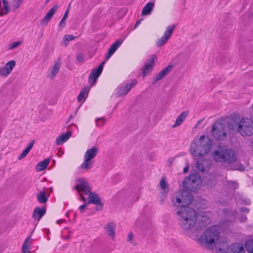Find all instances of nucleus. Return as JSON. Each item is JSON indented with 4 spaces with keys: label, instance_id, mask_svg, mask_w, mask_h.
Here are the masks:
<instances>
[{
    "label": "nucleus",
    "instance_id": "nucleus-1",
    "mask_svg": "<svg viewBox=\"0 0 253 253\" xmlns=\"http://www.w3.org/2000/svg\"><path fill=\"white\" fill-rule=\"evenodd\" d=\"M172 202L175 206L179 207L176 212L178 223L183 232L188 234L190 229V175L185 177L182 182V189L175 193Z\"/></svg>",
    "mask_w": 253,
    "mask_h": 253
},
{
    "label": "nucleus",
    "instance_id": "nucleus-2",
    "mask_svg": "<svg viewBox=\"0 0 253 253\" xmlns=\"http://www.w3.org/2000/svg\"><path fill=\"white\" fill-rule=\"evenodd\" d=\"M193 144L195 146H193V155L195 156H198L197 159L194 158L196 160V168L197 170L200 172H204L208 170L211 162L208 160L204 159L203 156L210 151L211 146V141L207 137L205 136H201L200 139H195L194 140Z\"/></svg>",
    "mask_w": 253,
    "mask_h": 253
},
{
    "label": "nucleus",
    "instance_id": "nucleus-3",
    "mask_svg": "<svg viewBox=\"0 0 253 253\" xmlns=\"http://www.w3.org/2000/svg\"><path fill=\"white\" fill-rule=\"evenodd\" d=\"M76 182V185L74 187V189L78 191L81 197V200L85 202L86 199L84 197V195L88 194L87 203L88 204H93L97 205L96 210L97 211L102 210L103 206L100 201V199L96 193L90 192L91 188L88 182L83 178L79 179Z\"/></svg>",
    "mask_w": 253,
    "mask_h": 253
},
{
    "label": "nucleus",
    "instance_id": "nucleus-4",
    "mask_svg": "<svg viewBox=\"0 0 253 253\" xmlns=\"http://www.w3.org/2000/svg\"><path fill=\"white\" fill-rule=\"evenodd\" d=\"M228 124L231 129H237L242 136H251L253 134V122L248 118L240 119L234 116Z\"/></svg>",
    "mask_w": 253,
    "mask_h": 253
},
{
    "label": "nucleus",
    "instance_id": "nucleus-5",
    "mask_svg": "<svg viewBox=\"0 0 253 253\" xmlns=\"http://www.w3.org/2000/svg\"><path fill=\"white\" fill-rule=\"evenodd\" d=\"M219 237V232L216 228L211 226L202 233L199 238V241L202 246L206 248L213 250Z\"/></svg>",
    "mask_w": 253,
    "mask_h": 253
},
{
    "label": "nucleus",
    "instance_id": "nucleus-6",
    "mask_svg": "<svg viewBox=\"0 0 253 253\" xmlns=\"http://www.w3.org/2000/svg\"><path fill=\"white\" fill-rule=\"evenodd\" d=\"M214 160L216 162H224L231 164L237 160L235 152L231 149H222L216 150L213 154Z\"/></svg>",
    "mask_w": 253,
    "mask_h": 253
},
{
    "label": "nucleus",
    "instance_id": "nucleus-7",
    "mask_svg": "<svg viewBox=\"0 0 253 253\" xmlns=\"http://www.w3.org/2000/svg\"><path fill=\"white\" fill-rule=\"evenodd\" d=\"M98 152V149L96 147H92L87 149L84 156V161L80 168L83 169L87 171L90 169L94 164L93 159L96 157Z\"/></svg>",
    "mask_w": 253,
    "mask_h": 253
},
{
    "label": "nucleus",
    "instance_id": "nucleus-8",
    "mask_svg": "<svg viewBox=\"0 0 253 253\" xmlns=\"http://www.w3.org/2000/svg\"><path fill=\"white\" fill-rule=\"evenodd\" d=\"M212 136L217 140H222L227 135V124L223 121L214 123L211 130Z\"/></svg>",
    "mask_w": 253,
    "mask_h": 253
},
{
    "label": "nucleus",
    "instance_id": "nucleus-9",
    "mask_svg": "<svg viewBox=\"0 0 253 253\" xmlns=\"http://www.w3.org/2000/svg\"><path fill=\"white\" fill-rule=\"evenodd\" d=\"M229 247V242L226 238L224 237H218V239L214 245L215 251L217 253H227V249Z\"/></svg>",
    "mask_w": 253,
    "mask_h": 253
},
{
    "label": "nucleus",
    "instance_id": "nucleus-10",
    "mask_svg": "<svg viewBox=\"0 0 253 253\" xmlns=\"http://www.w3.org/2000/svg\"><path fill=\"white\" fill-rule=\"evenodd\" d=\"M159 187V192L162 195L161 202L163 203L169 191V185L165 177H163L161 179Z\"/></svg>",
    "mask_w": 253,
    "mask_h": 253
},
{
    "label": "nucleus",
    "instance_id": "nucleus-11",
    "mask_svg": "<svg viewBox=\"0 0 253 253\" xmlns=\"http://www.w3.org/2000/svg\"><path fill=\"white\" fill-rule=\"evenodd\" d=\"M175 27V26L173 25L169 26L167 27L164 35L157 42L158 46H161L167 42L168 41L171 36Z\"/></svg>",
    "mask_w": 253,
    "mask_h": 253
},
{
    "label": "nucleus",
    "instance_id": "nucleus-12",
    "mask_svg": "<svg viewBox=\"0 0 253 253\" xmlns=\"http://www.w3.org/2000/svg\"><path fill=\"white\" fill-rule=\"evenodd\" d=\"M137 84L136 80H132L130 83L126 84L117 88V94L118 96L125 95Z\"/></svg>",
    "mask_w": 253,
    "mask_h": 253
},
{
    "label": "nucleus",
    "instance_id": "nucleus-13",
    "mask_svg": "<svg viewBox=\"0 0 253 253\" xmlns=\"http://www.w3.org/2000/svg\"><path fill=\"white\" fill-rule=\"evenodd\" d=\"M191 192H194L200 188L202 180L197 173H191Z\"/></svg>",
    "mask_w": 253,
    "mask_h": 253
},
{
    "label": "nucleus",
    "instance_id": "nucleus-14",
    "mask_svg": "<svg viewBox=\"0 0 253 253\" xmlns=\"http://www.w3.org/2000/svg\"><path fill=\"white\" fill-rule=\"evenodd\" d=\"M16 62L14 60L8 61L4 66L0 69V75L1 77H6L12 72L13 68L15 66Z\"/></svg>",
    "mask_w": 253,
    "mask_h": 253
},
{
    "label": "nucleus",
    "instance_id": "nucleus-15",
    "mask_svg": "<svg viewBox=\"0 0 253 253\" xmlns=\"http://www.w3.org/2000/svg\"><path fill=\"white\" fill-rule=\"evenodd\" d=\"M156 59V56L155 55H152L150 57V58L147 60L146 63L144 64V67L142 68L143 75L144 77L151 72Z\"/></svg>",
    "mask_w": 253,
    "mask_h": 253
},
{
    "label": "nucleus",
    "instance_id": "nucleus-16",
    "mask_svg": "<svg viewBox=\"0 0 253 253\" xmlns=\"http://www.w3.org/2000/svg\"><path fill=\"white\" fill-rule=\"evenodd\" d=\"M58 8V6L57 5H54L45 14L44 17L41 20L40 22L42 25H46L48 22L51 20L52 16L56 12Z\"/></svg>",
    "mask_w": 253,
    "mask_h": 253
},
{
    "label": "nucleus",
    "instance_id": "nucleus-17",
    "mask_svg": "<svg viewBox=\"0 0 253 253\" xmlns=\"http://www.w3.org/2000/svg\"><path fill=\"white\" fill-rule=\"evenodd\" d=\"M245 249L243 245L238 244H233L228 247L227 253H243Z\"/></svg>",
    "mask_w": 253,
    "mask_h": 253
},
{
    "label": "nucleus",
    "instance_id": "nucleus-18",
    "mask_svg": "<svg viewBox=\"0 0 253 253\" xmlns=\"http://www.w3.org/2000/svg\"><path fill=\"white\" fill-rule=\"evenodd\" d=\"M104 229L107 232V235L114 239L116 233V225L113 222H110L104 227Z\"/></svg>",
    "mask_w": 253,
    "mask_h": 253
},
{
    "label": "nucleus",
    "instance_id": "nucleus-19",
    "mask_svg": "<svg viewBox=\"0 0 253 253\" xmlns=\"http://www.w3.org/2000/svg\"><path fill=\"white\" fill-rule=\"evenodd\" d=\"M123 40H119L116 41L110 47L108 53L106 57V60L109 59L111 56L115 53L118 48L121 45Z\"/></svg>",
    "mask_w": 253,
    "mask_h": 253
},
{
    "label": "nucleus",
    "instance_id": "nucleus-20",
    "mask_svg": "<svg viewBox=\"0 0 253 253\" xmlns=\"http://www.w3.org/2000/svg\"><path fill=\"white\" fill-rule=\"evenodd\" d=\"M101 73L102 71L99 70L97 68L92 70L91 74L89 75L88 80L89 83L91 85H93L96 82Z\"/></svg>",
    "mask_w": 253,
    "mask_h": 253
},
{
    "label": "nucleus",
    "instance_id": "nucleus-21",
    "mask_svg": "<svg viewBox=\"0 0 253 253\" xmlns=\"http://www.w3.org/2000/svg\"><path fill=\"white\" fill-rule=\"evenodd\" d=\"M61 67V62L58 60L54 64L50 70V73L48 75L50 79H53L55 76L58 73Z\"/></svg>",
    "mask_w": 253,
    "mask_h": 253
},
{
    "label": "nucleus",
    "instance_id": "nucleus-22",
    "mask_svg": "<svg viewBox=\"0 0 253 253\" xmlns=\"http://www.w3.org/2000/svg\"><path fill=\"white\" fill-rule=\"evenodd\" d=\"M188 111L182 112L177 118L175 123L172 126V128L176 127L180 125L188 115Z\"/></svg>",
    "mask_w": 253,
    "mask_h": 253
},
{
    "label": "nucleus",
    "instance_id": "nucleus-23",
    "mask_svg": "<svg viewBox=\"0 0 253 253\" xmlns=\"http://www.w3.org/2000/svg\"><path fill=\"white\" fill-rule=\"evenodd\" d=\"M71 134L72 133L71 132H67L65 134L59 136L56 140L57 144L58 145L63 144L69 139Z\"/></svg>",
    "mask_w": 253,
    "mask_h": 253
},
{
    "label": "nucleus",
    "instance_id": "nucleus-24",
    "mask_svg": "<svg viewBox=\"0 0 253 253\" xmlns=\"http://www.w3.org/2000/svg\"><path fill=\"white\" fill-rule=\"evenodd\" d=\"M32 238L31 236H28L25 241L22 247V251L23 253H29L31 249L30 244L31 243Z\"/></svg>",
    "mask_w": 253,
    "mask_h": 253
},
{
    "label": "nucleus",
    "instance_id": "nucleus-25",
    "mask_svg": "<svg viewBox=\"0 0 253 253\" xmlns=\"http://www.w3.org/2000/svg\"><path fill=\"white\" fill-rule=\"evenodd\" d=\"M2 5L0 6V16L7 14L9 11V4L6 0H2Z\"/></svg>",
    "mask_w": 253,
    "mask_h": 253
},
{
    "label": "nucleus",
    "instance_id": "nucleus-26",
    "mask_svg": "<svg viewBox=\"0 0 253 253\" xmlns=\"http://www.w3.org/2000/svg\"><path fill=\"white\" fill-rule=\"evenodd\" d=\"M45 212V211L43 209H41L37 207L34 210L33 217L36 219L39 220Z\"/></svg>",
    "mask_w": 253,
    "mask_h": 253
},
{
    "label": "nucleus",
    "instance_id": "nucleus-27",
    "mask_svg": "<svg viewBox=\"0 0 253 253\" xmlns=\"http://www.w3.org/2000/svg\"><path fill=\"white\" fill-rule=\"evenodd\" d=\"M154 3L153 2H148L143 7L141 14L143 15H147L150 13L154 7Z\"/></svg>",
    "mask_w": 253,
    "mask_h": 253
},
{
    "label": "nucleus",
    "instance_id": "nucleus-28",
    "mask_svg": "<svg viewBox=\"0 0 253 253\" xmlns=\"http://www.w3.org/2000/svg\"><path fill=\"white\" fill-rule=\"evenodd\" d=\"M89 90L87 87H85L80 92L78 96V101L79 102H84L87 97Z\"/></svg>",
    "mask_w": 253,
    "mask_h": 253
},
{
    "label": "nucleus",
    "instance_id": "nucleus-29",
    "mask_svg": "<svg viewBox=\"0 0 253 253\" xmlns=\"http://www.w3.org/2000/svg\"><path fill=\"white\" fill-rule=\"evenodd\" d=\"M37 197L38 201L41 204L45 203L48 200V197L46 196V192L44 190H42L37 194Z\"/></svg>",
    "mask_w": 253,
    "mask_h": 253
},
{
    "label": "nucleus",
    "instance_id": "nucleus-30",
    "mask_svg": "<svg viewBox=\"0 0 253 253\" xmlns=\"http://www.w3.org/2000/svg\"><path fill=\"white\" fill-rule=\"evenodd\" d=\"M50 159L47 158L43 161L39 162L37 166V169L39 171H42L45 169L48 165Z\"/></svg>",
    "mask_w": 253,
    "mask_h": 253
},
{
    "label": "nucleus",
    "instance_id": "nucleus-31",
    "mask_svg": "<svg viewBox=\"0 0 253 253\" xmlns=\"http://www.w3.org/2000/svg\"><path fill=\"white\" fill-rule=\"evenodd\" d=\"M201 199L199 198H193L191 196V205H192L196 209H200L201 206Z\"/></svg>",
    "mask_w": 253,
    "mask_h": 253
},
{
    "label": "nucleus",
    "instance_id": "nucleus-32",
    "mask_svg": "<svg viewBox=\"0 0 253 253\" xmlns=\"http://www.w3.org/2000/svg\"><path fill=\"white\" fill-rule=\"evenodd\" d=\"M193 210L194 213V215L193 217L195 218V222H197L198 221H201L203 223L202 225L205 226L207 223L206 221L207 217L200 214H198L196 213L195 209Z\"/></svg>",
    "mask_w": 253,
    "mask_h": 253
},
{
    "label": "nucleus",
    "instance_id": "nucleus-33",
    "mask_svg": "<svg viewBox=\"0 0 253 253\" xmlns=\"http://www.w3.org/2000/svg\"><path fill=\"white\" fill-rule=\"evenodd\" d=\"M24 0H12L11 2V7L12 10L14 11L18 9L21 6Z\"/></svg>",
    "mask_w": 253,
    "mask_h": 253
},
{
    "label": "nucleus",
    "instance_id": "nucleus-34",
    "mask_svg": "<svg viewBox=\"0 0 253 253\" xmlns=\"http://www.w3.org/2000/svg\"><path fill=\"white\" fill-rule=\"evenodd\" d=\"M69 11V9L68 8V9L65 12V13H64V15L63 17H62V19L60 21V22L59 23V30H61L65 26V21L66 19L67 18V17H68Z\"/></svg>",
    "mask_w": 253,
    "mask_h": 253
},
{
    "label": "nucleus",
    "instance_id": "nucleus-35",
    "mask_svg": "<svg viewBox=\"0 0 253 253\" xmlns=\"http://www.w3.org/2000/svg\"><path fill=\"white\" fill-rule=\"evenodd\" d=\"M245 248L248 252L253 253V240L247 241L245 243Z\"/></svg>",
    "mask_w": 253,
    "mask_h": 253
},
{
    "label": "nucleus",
    "instance_id": "nucleus-36",
    "mask_svg": "<svg viewBox=\"0 0 253 253\" xmlns=\"http://www.w3.org/2000/svg\"><path fill=\"white\" fill-rule=\"evenodd\" d=\"M23 43V42L22 41H18L10 43L8 47V49L9 50H12L18 46H20Z\"/></svg>",
    "mask_w": 253,
    "mask_h": 253
},
{
    "label": "nucleus",
    "instance_id": "nucleus-37",
    "mask_svg": "<svg viewBox=\"0 0 253 253\" xmlns=\"http://www.w3.org/2000/svg\"><path fill=\"white\" fill-rule=\"evenodd\" d=\"M75 38V37L73 35H66L64 37V42L67 45L69 41L74 40Z\"/></svg>",
    "mask_w": 253,
    "mask_h": 253
},
{
    "label": "nucleus",
    "instance_id": "nucleus-38",
    "mask_svg": "<svg viewBox=\"0 0 253 253\" xmlns=\"http://www.w3.org/2000/svg\"><path fill=\"white\" fill-rule=\"evenodd\" d=\"M105 118L104 117L98 118L96 119V125L97 126H102L105 123Z\"/></svg>",
    "mask_w": 253,
    "mask_h": 253
},
{
    "label": "nucleus",
    "instance_id": "nucleus-39",
    "mask_svg": "<svg viewBox=\"0 0 253 253\" xmlns=\"http://www.w3.org/2000/svg\"><path fill=\"white\" fill-rule=\"evenodd\" d=\"M172 68L171 65H169L167 66L165 69H164L163 71H161V74H163L164 76H165L166 75H167L170 70H171Z\"/></svg>",
    "mask_w": 253,
    "mask_h": 253
},
{
    "label": "nucleus",
    "instance_id": "nucleus-40",
    "mask_svg": "<svg viewBox=\"0 0 253 253\" xmlns=\"http://www.w3.org/2000/svg\"><path fill=\"white\" fill-rule=\"evenodd\" d=\"M172 68L171 65H169L167 66L165 69H164L163 71H161V74H163L164 76H165L166 75H167L170 70H171Z\"/></svg>",
    "mask_w": 253,
    "mask_h": 253
},
{
    "label": "nucleus",
    "instance_id": "nucleus-41",
    "mask_svg": "<svg viewBox=\"0 0 253 253\" xmlns=\"http://www.w3.org/2000/svg\"><path fill=\"white\" fill-rule=\"evenodd\" d=\"M35 143V140H32L30 143V144H29V145L27 146V147L25 149V150H26V152H27V153H29V152L30 151V150L32 149V148H33V146H34V144Z\"/></svg>",
    "mask_w": 253,
    "mask_h": 253
},
{
    "label": "nucleus",
    "instance_id": "nucleus-42",
    "mask_svg": "<svg viewBox=\"0 0 253 253\" xmlns=\"http://www.w3.org/2000/svg\"><path fill=\"white\" fill-rule=\"evenodd\" d=\"M84 202V204L81 205L79 207V210L81 213H83L85 211L86 207L87 206V205L88 204L86 202V201Z\"/></svg>",
    "mask_w": 253,
    "mask_h": 253
},
{
    "label": "nucleus",
    "instance_id": "nucleus-43",
    "mask_svg": "<svg viewBox=\"0 0 253 253\" xmlns=\"http://www.w3.org/2000/svg\"><path fill=\"white\" fill-rule=\"evenodd\" d=\"M84 55L82 53H79L77 56V59L80 62H83L84 60Z\"/></svg>",
    "mask_w": 253,
    "mask_h": 253
},
{
    "label": "nucleus",
    "instance_id": "nucleus-44",
    "mask_svg": "<svg viewBox=\"0 0 253 253\" xmlns=\"http://www.w3.org/2000/svg\"><path fill=\"white\" fill-rule=\"evenodd\" d=\"M164 76L163 74H161V72H160L158 74H157L155 77V81L157 82L162 79Z\"/></svg>",
    "mask_w": 253,
    "mask_h": 253
},
{
    "label": "nucleus",
    "instance_id": "nucleus-45",
    "mask_svg": "<svg viewBox=\"0 0 253 253\" xmlns=\"http://www.w3.org/2000/svg\"><path fill=\"white\" fill-rule=\"evenodd\" d=\"M28 154V153H27V152H26V150H24L23 151V152L21 154V155L18 157V159L21 160L23 159Z\"/></svg>",
    "mask_w": 253,
    "mask_h": 253
},
{
    "label": "nucleus",
    "instance_id": "nucleus-46",
    "mask_svg": "<svg viewBox=\"0 0 253 253\" xmlns=\"http://www.w3.org/2000/svg\"><path fill=\"white\" fill-rule=\"evenodd\" d=\"M247 220V216L245 215H242L239 217V221L241 222H244Z\"/></svg>",
    "mask_w": 253,
    "mask_h": 253
},
{
    "label": "nucleus",
    "instance_id": "nucleus-47",
    "mask_svg": "<svg viewBox=\"0 0 253 253\" xmlns=\"http://www.w3.org/2000/svg\"><path fill=\"white\" fill-rule=\"evenodd\" d=\"M174 158H169L168 160V161H167V163H168V165L170 167L171 166V165L172 164V163L174 162Z\"/></svg>",
    "mask_w": 253,
    "mask_h": 253
},
{
    "label": "nucleus",
    "instance_id": "nucleus-48",
    "mask_svg": "<svg viewBox=\"0 0 253 253\" xmlns=\"http://www.w3.org/2000/svg\"><path fill=\"white\" fill-rule=\"evenodd\" d=\"M228 214L229 215H231L232 216H233L234 218H235L237 214V212L236 210H234V211H229Z\"/></svg>",
    "mask_w": 253,
    "mask_h": 253
},
{
    "label": "nucleus",
    "instance_id": "nucleus-49",
    "mask_svg": "<svg viewBox=\"0 0 253 253\" xmlns=\"http://www.w3.org/2000/svg\"><path fill=\"white\" fill-rule=\"evenodd\" d=\"M240 211H242V212H246V213H248L249 212V211H250V210L248 208L243 207V208H240Z\"/></svg>",
    "mask_w": 253,
    "mask_h": 253
},
{
    "label": "nucleus",
    "instance_id": "nucleus-50",
    "mask_svg": "<svg viewBox=\"0 0 253 253\" xmlns=\"http://www.w3.org/2000/svg\"><path fill=\"white\" fill-rule=\"evenodd\" d=\"M105 63V61H103L101 63V64L99 65V66L98 67L97 69H99V70H100L102 72L103 68L104 67V65Z\"/></svg>",
    "mask_w": 253,
    "mask_h": 253
},
{
    "label": "nucleus",
    "instance_id": "nucleus-51",
    "mask_svg": "<svg viewBox=\"0 0 253 253\" xmlns=\"http://www.w3.org/2000/svg\"><path fill=\"white\" fill-rule=\"evenodd\" d=\"M133 238V234L131 232L129 233L127 235V240L128 241H130L131 240V239Z\"/></svg>",
    "mask_w": 253,
    "mask_h": 253
},
{
    "label": "nucleus",
    "instance_id": "nucleus-52",
    "mask_svg": "<svg viewBox=\"0 0 253 253\" xmlns=\"http://www.w3.org/2000/svg\"><path fill=\"white\" fill-rule=\"evenodd\" d=\"M235 169L239 170L240 171H244L245 170V167L241 165L238 168H236Z\"/></svg>",
    "mask_w": 253,
    "mask_h": 253
},
{
    "label": "nucleus",
    "instance_id": "nucleus-53",
    "mask_svg": "<svg viewBox=\"0 0 253 253\" xmlns=\"http://www.w3.org/2000/svg\"><path fill=\"white\" fill-rule=\"evenodd\" d=\"M189 171V166L187 164V166L184 168L183 172L184 173H187Z\"/></svg>",
    "mask_w": 253,
    "mask_h": 253
},
{
    "label": "nucleus",
    "instance_id": "nucleus-54",
    "mask_svg": "<svg viewBox=\"0 0 253 253\" xmlns=\"http://www.w3.org/2000/svg\"><path fill=\"white\" fill-rule=\"evenodd\" d=\"M65 221V220L64 219H61L57 220L56 221V223L58 224H59L63 222H64Z\"/></svg>",
    "mask_w": 253,
    "mask_h": 253
},
{
    "label": "nucleus",
    "instance_id": "nucleus-55",
    "mask_svg": "<svg viewBox=\"0 0 253 253\" xmlns=\"http://www.w3.org/2000/svg\"><path fill=\"white\" fill-rule=\"evenodd\" d=\"M140 23V20L136 22V23L135 24L134 28H135L137 27H138Z\"/></svg>",
    "mask_w": 253,
    "mask_h": 253
},
{
    "label": "nucleus",
    "instance_id": "nucleus-56",
    "mask_svg": "<svg viewBox=\"0 0 253 253\" xmlns=\"http://www.w3.org/2000/svg\"><path fill=\"white\" fill-rule=\"evenodd\" d=\"M245 204L249 205L251 204V202L249 200H247L246 201H245Z\"/></svg>",
    "mask_w": 253,
    "mask_h": 253
},
{
    "label": "nucleus",
    "instance_id": "nucleus-57",
    "mask_svg": "<svg viewBox=\"0 0 253 253\" xmlns=\"http://www.w3.org/2000/svg\"><path fill=\"white\" fill-rule=\"evenodd\" d=\"M202 121H198V123H197L196 124V125H195V127H198V126L201 124V123Z\"/></svg>",
    "mask_w": 253,
    "mask_h": 253
},
{
    "label": "nucleus",
    "instance_id": "nucleus-58",
    "mask_svg": "<svg viewBox=\"0 0 253 253\" xmlns=\"http://www.w3.org/2000/svg\"><path fill=\"white\" fill-rule=\"evenodd\" d=\"M191 220H192L191 219ZM190 225H192V221H191Z\"/></svg>",
    "mask_w": 253,
    "mask_h": 253
}]
</instances>
